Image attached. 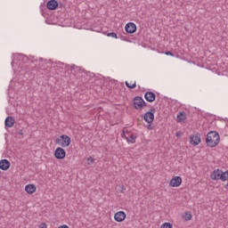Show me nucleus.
<instances>
[{
	"instance_id": "obj_9",
	"label": "nucleus",
	"mask_w": 228,
	"mask_h": 228,
	"mask_svg": "<svg viewBox=\"0 0 228 228\" xmlns=\"http://www.w3.org/2000/svg\"><path fill=\"white\" fill-rule=\"evenodd\" d=\"M126 212L124 211H118L114 215V220H116V222H124L126 220Z\"/></svg>"
},
{
	"instance_id": "obj_26",
	"label": "nucleus",
	"mask_w": 228,
	"mask_h": 228,
	"mask_svg": "<svg viewBox=\"0 0 228 228\" xmlns=\"http://www.w3.org/2000/svg\"><path fill=\"white\" fill-rule=\"evenodd\" d=\"M39 228H47V224L45 223H42Z\"/></svg>"
},
{
	"instance_id": "obj_20",
	"label": "nucleus",
	"mask_w": 228,
	"mask_h": 228,
	"mask_svg": "<svg viewBox=\"0 0 228 228\" xmlns=\"http://www.w3.org/2000/svg\"><path fill=\"white\" fill-rule=\"evenodd\" d=\"M183 218L185 220V222H190V220H191V214L190 212H185Z\"/></svg>"
},
{
	"instance_id": "obj_33",
	"label": "nucleus",
	"mask_w": 228,
	"mask_h": 228,
	"mask_svg": "<svg viewBox=\"0 0 228 228\" xmlns=\"http://www.w3.org/2000/svg\"><path fill=\"white\" fill-rule=\"evenodd\" d=\"M44 61H45V63L46 61L45 60Z\"/></svg>"
},
{
	"instance_id": "obj_18",
	"label": "nucleus",
	"mask_w": 228,
	"mask_h": 228,
	"mask_svg": "<svg viewBox=\"0 0 228 228\" xmlns=\"http://www.w3.org/2000/svg\"><path fill=\"white\" fill-rule=\"evenodd\" d=\"M136 135H130L129 137H126L127 143H136Z\"/></svg>"
},
{
	"instance_id": "obj_13",
	"label": "nucleus",
	"mask_w": 228,
	"mask_h": 228,
	"mask_svg": "<svg viewBox=\"0 0 228 228\" xmlns=\"http://www.w3.org/2000/svg\"><path fill=\"white\" fill-rule=\"evenodd\" d=\"M25 191H27V193H28L29 195H33V193L37 191V186L33 183L27 184L25 186Z\"/></svg>"
},
{
	"instance_id": "obj_31",
	"label": "nucleus",
	"mask_w": 228,
	"mask_h": 228,
	"mask_svg": "<svg viewBox=\"0 0 228 228\" xmlns=\"http://www.w3.org/2000/svg\"><path fill=\"white\" fill-rule=\"evenodd\" d=\"M176 136H179V133H176Z\"/></svg>"
},
{
	"instance_id": "obj_8",
	"label": "nucleus",
	"mask_w": 228,
	"mask_h": 228,
	"mask_svg": "<svg viewBox=\"0 0 228 228\" xmlns=\"http://www.w3.org/2000/svg\"><path fill=\"white\" fill-rule=\"evenodd\" d=\"M200 142H201L200 134H196L194 135H191V137H190L191 145H194V147H196V145H199V143H200Z\"/></svg>"
},
{
	"instance_id": "obj_16",
	"label": "nucleus",
	"mask_w": 228,
	"mask_h": 228,
	"mask_svg": "<svg viewBox=\"0 0 228 228\" xmlns=\"http://www.w3.org/2000/svg\"><path fill=\"white\" fill-rule=\"evenodd\" d=\"M10 168V161L8 159L0 160V170H8Z\"/></svg>"
},
{
	"instance_id": "obj_23",
	"label": "nucleus",
	"mask_w": 228,
	"mask_h": 228,
	"mask_svg": "<svg viewBox=\"0 0 228 228\" xmlns=\"http://www.w3.org/2000/svg\"><path fill=\"white\" fill-rule=\"evenodd\" d=\"M174 226L172 225V224L170 223H164L162 224V225L160 226V228H173Z\"/></svg>"
},
{
	"instance_id": "obj_1",
	"label": "nucleus",
	"mask_w": 228,
	"mask_h": 228,
	"mask_svg": "<svg viewBox=\"0 0 228 228\" xmlns=\"http://www.w3.org/2000/svg\"><path fill=\"white\" fill-rule=\"evenodd\" d=\"M206 143L208 147L213 149L220 143V134L216 131H210L206 137Z\"/></svg>"
},
{
	"instance_id": "obj_25",
	"label": "nucleus",
	"mask_w": 228,
	"mask_h": 228,
	"mask_svg": "<svg viewBox=\"0 0 228 228\" xmlns=\"http://www.w3.org/2000/svg\"><path fill=\"white\" fill-rule=\"evenodd\" d=\"M165 54L167 56H174V53H172V52L168 51V52H166Z\"/></svg>"
},
{
	"instance_id": "obj_21",
	"label": "nucleus",
	"mask_w": 228,
	"mask_h": 228,
	"mask_svg": "<svg viewBox=\"0 0 228 228\" xmlns=\"http://www.w3.org/2000/svg\"><path fill=\"white\" fill-rule=\"evenodd\" d=\"M125 85L127 88L134 89L136 88V81L134 82V84H129V82L126 81Z\"/></svg>"
},
{
	"instance_id": "obj_7",
	"label": "nucleus",
	"mask_w": 228,
	"mask_h": 228,
	"mask_svg": "<svg viewBox=\"0 0 228 228\" xmlns=\"http://www.w3.org/2000/svg\"><path fill=\"white\" fill-rule=\"evenodd\" d=\"M125 30L129 35H133V33H136V24H134V22L126 23V25L125 26Z\"/></svg>"
},
{
	"instance_id": "obj_14",
	"label": "nucleus",
	"mask_w": 228,
	"mask_h": 228,
	"mask_svg": "<svg viewBox=\"0 0 228 228\" xmlns=\"http://www.w3.org/2000/svg\"><path fill=\"white\" fill-rule=\"evenodd\" d=\"M15 124V119L13 118H12V116H8L6 118H5V121H4V126L5 127H13Z\"/></svg>"
},
{
	"instance_id": "obj_12",
	"label": "nucleus",
	"mask_w": 228,
	"mask_h": 228,
	"mask_svg": "<svg viewBox=\"0 0 228 228\" xmlns=\"http://www.w3.org/2000/svg\"><path fill=\"white\" fill-rule=\"evenodd\" d=\"M210 177L213 179V181H218L220 179L222 180V171H220V169L214 170L210 175Z\"/></svg>"
},
{
	"instance_id": "obj_24",
	"label": "nucleus",
	"mask_w": 228,
	"mask_h": 228,
	"mask_svg": "<svg viewBox=\"0 0 228 228\" xmlns=\"http://www.w3.org/2000/svg\"><path fill=\"white\" fill-rule=\"evenodd\" d=\"M107 37H111V38H117V33L115 32L108 33Z\"/></svg>"
},
{
	"instance_id": "obj_17",
	"label": "nucleus",
	"mask_w": 228,
	"mask_h": 228,
	"mask_svg": "<svg viewBox=\"0 0 228 228\" xmlns=\"http://www.w3.org/2000/svg\"><path fill=\"white\" fill-rule=\"evenodd\" d=\"M184 120H186V113L179 112L177 114V122H184Z\"/></svg>"
},
{
	"instance_id": "obj_29",
	"label": "nucleus",
	"mask_w": 228,
	"mask_h": 228,
	"mask_svg": "<svg viewBox=\"0 0 228 228\" xmlns=\"http://www.w3.org/2000/svg\"><path fill=\"white\" fill-rule=\"evenodd\" d=\"M39 61H44V59L40 58V59H39Z\"/></svg>"
},
{
	"instance_id": "obj_3",
	"label": "nucleus",
	"mask_w": 228,
	"mask_h": 228,
	"mask_svg": "<svg viewBox=\"0 0 228 228\" xmlns=\"http://www.w3.org/2000/svg\"><path fill=\"white\" fill-rule=\"evenodd\" d=\"M134 108L142 110L143 108H147V102L141 96H135L134 99Z\"/></svg>"
},
{
	"instance_id": "obj_10",
	"label": "nucleus",
	"mask_w": 228,
	"mask_h": 228,
	"mask_svg": "<svg viewBox=\"0 0 228 228\" xmlns=\"http://www.w3.org/2000/svg\"><path fill=\"white\" fill-rule=\"evenodd\" d=\"M143 119L148 124H152V122H154V112H152V111L146 112L144 114Z\"/></svg>"
},
{
	"instance_id": "obj_32",
	"label": "nucleus",
	"mask_w": 228,
	"mask_h": 228,
	"mask_svg": "<svg viewBox=\"0 0 228 228\" xmlns=\"http://www.w3.org/2000/svg\"><path fill=\"white\" fill-rule=\"evenodd\" d=\"M151 111H154V109H152Z\"/></svg>"
},
{
	"instance_id": "obj_11",
	"label": "nucleus",
	"mask_w": 228,
	"mask_h": 228,
	"mask_svg": "<svg viewBox=\"0 0 228 228\" xmlns=\"http://www.w3.org/2000/svg\"><path fill=\"white\" fill-rule=\"evenodd\" d=\"M144 98L148 102H154L156 101V94L153 92H146L144 94Z\"/></svg>"
},
{
	"instance_id": "obj_30",
	"label": "nucleus",
	"mask_w": 228,
	"mask_h": 228,
	"mask_svg": "<svg viewBox=\"0 0 228 228\" xmlns=\"http://www.w3.org/2000/svg\"><path fill=\"white\" fill-rule=\"evenodd\" d=\"M19 134H22V130H20V131L19 132Z\"/></svg>"
},
{
	"instance_id": "obj_22",
	"label": "nucleus",
	"mask_w": 228,
	"mask_h": 228,
	"mask_svg": "<svg viewBox=\"0 0 228 228\" xmlns=\"http://www.w3.org/2000/svg\"><path fill=\"white\" fill-rule=\"evenodd\" d=\"M87 160V165H94V163H95V159L89 157L86 159Z\"/></svg>"
},
{
	"instance_id": "obj_15",
	"label": "nucleus",
	"mask_w": 228,
	"mask_h": 228,
	"mask_svg": "<svg viewBox=\"0 0 228 228\" xmlns=\"http://www.w3.org/2000/svg\"><path fill=\"white\" fill-rule=\"evenodd\" d=\"M48 10H56L58 8V2L56 0H50L46 4Z\"/></svg>"
},
{
	"instance_id": "obj_6",
	"label": "nucleus",
	"mask_w": 228,
	"mask_h": 228,
	"mask_svg": "<svg viewBox=\"0 0 228 228\" xmlns=\"http://www.w3.org/2000/svg\"><path fill=\"white\" fill-rule=\"evenodd\" d=\"M54 156L56 159H65V156H67V152L63 148L58 147L54 151Z\"/></svg>"
},
{
	"instance_id": "obj_2",
	"label": "nucleus",
	"mask_w": 228,
	"mask_h": 228,
	"mask_svg": "<svg viewBox=\"0 0 228 228\" xmlns=\"http://www.w3.org/2000/svg\"><path fill=\"white\" fill-rule=\"evenodd\" d=\"M72 140L69 137V135L62 134L57 139H55V143L60 145L62 148L69 147L70 145Z\"/></svg>"
},
{
	"instance_id": "obj_5",
	"label": "nucleus",
	"mask_w": 228,
	"mask_h": 228,
	"mask_svg": "<svg viewBox=\"0 0 228 228\" xmlns=\"http://www.w3.org/2000/svg\"><path fill=\"white\" fill-rule=\"evenodd\" d=\"M181 184H183V178L181 176H175L169 182V186H172V188H179Z\"/></svg>"
},
{
	"instance_id": "obj_19",
	"label": "nucleus",
	"mask_w": 228,
	"mask_h": 228,
	"mask_svg": "<svg viewBox=\"0 0 228 228\" xmlns=\"http://www.w3.org/2000/svg\"><path fill=\"white\" fill-rule=\"evenodd\" d=\"M221 181H228V170L225 172H221Z\"/></svg>"
},
{
	"instance_id": "obj_27",
	"label": "nucleus",
	"mask_w": 228,
	"mask_h": 228,
	"mask_svg": "<svg viewBox=\"0 0 228 228\" xmlns=\"http://www.w3.org/2000/svg\"><path fill=\"white\" fill-rule=\"evenodd\" d=\"M121 136L125 139L127 138V136H126V130H123Z\"/></svg>"
},
{
	"instance_id": "obj_4",
	"label": "nucleus",
	"mask_w": 228,
	"mask_h": 228,
	"mask_svg": "<svg viewBox=\"0 0 228 228\" xmlns=\"http://www.w3.org/2000/svg\"><path fill=\"white\" fill-rule=\"evenodd\" d=\"M28 56L22 54V53H14L12 54V65H15L17 61H21L22 63H26L28 61Z\"/></svg>"
},
{
	"instance_id": "obj_28",
	"label": "nucleus",
	"mask_w": 228,
	"mask_h": 228,
	"mask_svg": "<svg viewBox=\"0 0 228 228\" xmlns=\"http://www.w3.org/2000/svg\"><path fill=\"white\" fill-rule=\"evenodd\" d=\"M76 68V65L71 66V70Z\"/></svg>"
}]
</instances>
